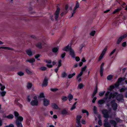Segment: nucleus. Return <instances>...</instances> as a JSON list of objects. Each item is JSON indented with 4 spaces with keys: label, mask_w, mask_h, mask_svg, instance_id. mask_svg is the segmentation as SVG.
Returning <instances> with one entry per match:
<instances>
[{
    "label": "nucleus",
    "mask_w": 127,
    "mask_h": 127,
    "mask_svg": "<svg viewBox=\"0 0 127 127\" xmlns=\"http://www.w3.org/2000/svg\"><path fill=\"white\" fill-rule=\"evenodd\" d=\"M93 110L95 114H98V112L97 110V108L95 106H94Z\"/></svg>",
    "instance_id": "obj_24"
},
{
    "label": "nucleus",
    "mask_w": 127,
    "mask_h": 127,
    "mask_svg": "<svg viewBox=\"0 0 127 127\" xmlns=\"http://www.w3.org/2000/svg\"><path fill=\"white\" fill-rule=\"evenodd\" d=\"M84 86L82 83H80L78 85V88L79 89H81L83 88Z\"/></svg>",
    "instance_id": "obj_39"
},
{
    "label": "nucleus",
    "mask_w": 127,
    "mask_h": 127,
    "mask_svg": "<svg viewBox=\"0 0 127 127\" xmlns=\"http://www.w3.org/2000/svg\"><path fill=\"white\" fill-rule=\"evenodd\" d=\"M6 49L7 50H13V49L9 47H0V49Z\"/></svg>",
    "instance_id": "obj_28"
},
{
    "label": "nucleus",
    "mask_w": 127,
    "mask_h": 127,
    "mask_svg": "<svg viewBox=\"0 0 127 127\" xmlns=\"http://www.w3.org/2000/svg\"><path fill=\"white\" fill-rule=\"evenodd\" d=\"M35 61V60L34 58H32L29 60H27L26 61V62H29L30 63H32L34 62Z\"/></svg>",
    "instance_id": "obj_22"
},
{
    "label": "nucleus",
    "mask_w": 127,
    "mask_h": 127,
    "mask_svg": "<svg viewBox=\"0 0 127 127\" xmlns=\"http://www.w3.org/2000/svg\"><path fill=\"white\" fill-rule=\"evenodd\" d=\"M75 75V73H74L72 74H69L68 75V77L69 79H70L72 78Z\"/></svg>",
    "instance_id": "obj_41"
},
{
    "label": "nucleus",
    "mask_w": 127,
    "mask_h": 127,
    "mask_svg": "<svg viewBox=\"0 0 127 127\" xmlns=\"http://www.w3.org/2000/svg\"><path fill=\"white\" fill-rule=\"evenodd\" d=\"M26 52L27 55L30 56H31L32 55V52L30 49L27 50Z\"/></svg>",
    "instance_id": "obj_14"
},
{
    "label": "nucleus",
    "mask_w": 127,
    "mask_h": 127,
    "mask_svg": "<svg viewBox=\"0 0 127 127\" xmlns=\"http://www.w3.org/2000/svg\"><path fill=\"white\" fill-rule=\"evenodd\" d=\"M110 93L109 91H107L105 94V96L108 97L109 98V95ZM108 99H109L108 98Z\"/></svg>",
    "instance_id": "obj_44"
},
{
    "label": "nucleus",
    "mask_w": 127,
    "mask_h": 127,
    "mask_svg": "<svg viewBox=\"0 0 127 127\" xmlns=\"http://www.w3.org/2000/svg\"><path fill=\"white\" fill-rule=\"evenodd\" d=\"M122 46L123 47H125L126 46V42H123L122 44Z\"/></svg>",
    "instance_id": "obj_58"
},
{
    "label": "nucleus",
    "mask_w": 127,
    "mask_h": 127,
    "mask_svg": "<svg viewBox=\"0 0 127 127\" xmlns=\"http://www.w3.org/2000/svg\"><path fill=\"white\" fill-rule=\"evenodd\" d=\"M61 99L63 100V101L62 102H63L64 101H66L68 99V98L66 96H63L62 97Z\"/></svg>",
    "instance_id": "obj_26"
},
{
    "label": "nucleus",
    "mask_w": 127,
    "mask_h": 127,
    "mask_svg": "<svg viewBox=\"0 0 127 127\" xmlns=\"http://www.w3.org/2000/svg\"><path fill=\"white\" fill-rule=\"evenodd\" d=\"M116 48H115V49H114L113 51H112L111 52V53H110V55H109V56H111V55L113 54H114L115 52V51H116Z\"/></svg>",
    "instance_id": "obj_57"
},
{
    "label": "nucleus",
    "mask_w": 127,
    "mask_h": 127,
    "mask_svg": "<svg viewBox=\"0 0 127 127\" xmlns=\"http://www.w3.org/2000/svg\"><path fill=\"white\" fill-rule=\"evenodd\" d=\"M76 123H77L78 125V126H79L80 127H81L82 125L81 124V121H77L76 122Z\"/></svg>",
    "instance_id": "obj_60"
},
{
    "label": "nucleus",
    "mask_w": 127,
    "mask_h": 127,
    "mask_svg": "<svg viewBox=\"0 0 127 127\" xmlns=\"http://www.w3.org/2000/svg\"><path fill=\"white\" fill-rule=\"evenodd\" d=\"M85 46V45L84 44H82L80 45L79 48V51L81 52L82 51V48Z\"/></svg>",
    "instance_id": "obj_38"
},
{
    "label": "nucleus",
    "mask_w": 127,
    "mask_h": 127,
    "mask_svg": "<svg viewBox=\"0 0 127 127\" xmlns=\"http://www.w3.org/2000/svg\"><path fill=\"white\" fill-rule=\"evenodd\" d=\"M23 118L22 117H20L18 119H16V124L17 127H23L21 122L23 121Z\"/></svg>",
    "instance_id": "obj_3"
},
{
    "label": "nucleus",
    "mask_w": 127,
    "mask_h": 127,
    "mask_svg": "<svg viewBox=\"0 0 127 127\" xmlns=\"http://www.w3.org/2000/svg\"><path fill=\"white\" fill-rule=\"evenodd\" d=\"M43 105L45 106H47L49 105L50 101L47 99L44 98L43 99Z\"/></svg>",
    "instance_id": "obj_10"
},
{
    "label": "nucleus",
    "mask_w": 127,
    "mask_h": 127,
    "mask_svg": "<svg viewBox=\"0 0 127 127\" xmlns=\"http://www.w3.org/2000/svg\"><path fill=\"white\" fill-rule=\"evenodd\" d=\"M113 76L111 75H108L107 77V79L108 80H111L113 78Z\"/></svg>",
    "instance_id": "obj_32"
},
{
    "label": "nucleus",
    "mask_w": 127,
    "mask_h": 127,
    "mask_svg": "<svg viewBox=\"0 0 127 127\" xmlns=\"http://www.w3.org/2000/svg\"><path fill=\"white\" fill-rule=\"evenodd\" d=\"M50 90L51 91L53 92H56L58 90V89L56 88H51Z\"/></svg>",
    "instance_id": "obj_52"
},
{
    "label": "nucleus",
    "mask_w": 127,
    "mask_h": 127,
    "mask_svg": "<svg viewBox=\"0 0 127 127\" xmlns=\"http://www.w3.org/2000/svg\"><path fill=\"white\" fill-rule=\"evenodd\" d=\"M127 36V35L125 34L120 37L117 40V44H120L122 40L125 38Z\"/></svg>",
    "instance_id": "obj_6"
},
{
    "label": "nucleus",
    "mask_w": 127,
    "mask_h": 127,
    "mask_svg": "<svg viewBox=\"0 0 127 127\" xmlns=\"http://www.w3.org/2000/svg\"><path fill=\"white\" fill-rule=\"evenodd\" d=\"M35 46L36 47L39 48L41 49L42 48V44L41 42H38L36 44Z\"/></svg>",
    "instance_id": "obj_17"
},
{
    "label": "nucleus",
    "mask_w": 127,
    "mask_h": 127,
    "mask_svg": "<svg viewBox=\"0 0 127 127\" xmlns=\"http://www.w3.org/2000/svg\"><path fill=\"white\" fill-rule=\"evenodd\" d=\"M79 2L77 1H76V4L75 6L74 7L75 9H77L79 7Z\"/></svg>",
    "instance_id": "obj_43"
},
{
    "label": "nucleus",
    "mask_w": 127,
    "mask_h": 127,
    "mask_svg": "<svg viewBox=\"0 0 127 127\" xmlns=\"http://www.w3.org/2000/svg\"><path fill=\"white\" fill-rule=\"evenodd\" d=\"M67 74L65 72H62L61 74V77L63 78H64L66 77Z\"/></svg>",
    "instance_id": "obj_30"
},
{
    "label": "nucleus",
    "mask_w": 127,
    "mask_h": 127,
    "mask_svg": "<svg viewBox=\"0 0 127 127\" xmlns=\"http://www.w3.org/2000/svg\"><path fill=\"white\" fill-rule=\"evenodd\" d=\"M124 79L122 77H120L117 80V83H121L122 81H123L124 80Z\"/></svg>",
    "instance_id": "obj_31"
},
{
    "label": "nucleus",
    "mask_w": 127,
    "mask_h": 127,
    "mask_svg": "<svg viewBox=\"0 0 127 127\" xmlns=\"http://www.w3.org/2000/svg\"><path fill=\"white\" fill-rule=\"evenodd\" d=\"M44 61L48 64H51L52 63V61L51 60H45Z\"/></svg>",
    "instance_id": "obj_56"
},
{
    "label": "nucleus",
    "mask_w": 127,
    "mask_h": 127,
    "mask_svg": "<svg viewBox=\"0 0 127 127\" xmlns=\"http://www.w3.org/2000/svg\"><path fill=\"white\" fill-rule=\"evenodd\" d=\"M38 101L37 100H34L31 102V104L32 106H37L38 104Z\"/></svg>",
    "instance_id": "obj_9"
},
{
    "label": "nucleus",
    "mask_w": 127,
    "mask_h": 127,
    "mask_svg": "<svg viewBox=\"0 0 127 127\" xmlns=\"http://www.w3.org/2000/svg\"><path fill=\"white\" fill-rule=\"evenodd\" d=\"M61 113L63 115H69V114L65 109H63L61 112Z\"/></svg>",
    "instance_id": "obj_15"
},
{
    "label": "nucleus",
    "mask_w": 127,
    "mask_h": 127,
    "mask_svg": "<svg viewBox=\"0 0 127 127\" xmlns=\"http://www.w3.org/2000/svg\"><path fill=\"white\" fill-rule=\"evenodd\" d=\"M68 98L69 101H71L73 98V95L71 94H69L68 95Z\"/></svg>",
    "instance_id": "obj_18"
},
{
    "label": "nucleus",
    "mask_w": 127,
    "mask_h": 127,
    "mask_svg": "<svg viewBox=\"0 0 127 127\" xmlns=\"http://www.w3.org/2000/svg\"><path fill=\"white\" fill-rule=\"evenodd\" d=\"M70 55L72 58H75V55L74 52L71 48H70Z\"/></svg>",
    "instance_id": "obj_11"
},
{
    "label": "nucleus",
    "mask_w": 127,
    "mask_h": 127,
    "mask_svg": "<svg viewBox=\"0 0 127 127\" xmlns=\"http://www.w3.org/2000/svg\"><path fill=\"white\" fill-rule=\"evenodd\" d=\"M127 90V88H122L120 89V92H125V91Z\"/></svg>",
    "instance_id": "obj_54"
},
{
    "label": "nucleus",
    "mask_w": 127,
    "mask_h": 127,
    "mask_svg": "<svg viewBox=\"0 0 127 127\" xmlns=\"http://www.w3.org/2000/svg\"><path fill=\"white\" fill-rule=\"evenodd\" d=\"M97 98L96 97H94L92 100V102L93 103H95V101L96 99Z\"/></svg>",
    "instance_id": "obj_63"
},
{
    "label": "nucleus",
    "mask_w": 127,
    "mask_h": 127,
    "mask_svg": "<svg viewBox=\"0 0 127 127\" xmlns=\"http://www.w3.org/2000/svg\"><path fill=\"white\" fill-rule=\"evenodd\" d=\"M110 123L112 125H113L114 127H117V124L116 122L113 120H111L109 121Z\"/></svg>",
    "instance_id": "obj_13"
},
{
    "label": "nucleus",
    "mask_w": 127,
    "mask_h": 127,
    "mask_svg": "<svg viewBox=\"0 0 127 127\" xmlns=\"http://www.w3.org/2000/svg\"><path fill=\"white\" fill-rule=\"evenodd\" d=\"M48 79L46 77H45L43 80L42 84V87H46L47 86L48 84Z\"/></svg>",
    "instance_id": "obj_8"
},
{
    "label": "nucleus",
    "mask_w": 127,
    "mask_h": 127,
    "mask_svg": "<svg viewBox=\"0 0 127 127\" xmlns=\"http://www.w3.org/2000/svg\"><path fill=\"white\" fill-rule=\"evenodd\" d=\"M17 74L20 76H21L23 75L24 74L23 72L22 71H20L17 73Z\"/></svg>",
    "instance_id": "obj_48"
},
{
    "label": "nucleus",
    "mask_w": 127,
    "mask_h": 127,
    "mask_svg": "<svg viewBox=\"0 0 127 127\" xmlns=\"http://www.w3.org/2000/svg\"><path fill=\"white\" fill-rule=\"evenodd\" d=\"M104 64V63H102L100 66V73L101 76H102L103 75V72L104 70L103 66Z\"/></svg>",
    "instance_id": "obj_7"
},
{
    "label": "nucleus",
    "mask_w": 127,
    "mask_h": 127,
    "mask_svg": "<svg viewBox=\"0 0 127 127\" xmlns=\"http://www.w3.org/2000/svg\"><path fill=\"white\" fill-rule=\"evenodd\" d=\"M81 118L82 116L81 115H77L76 117V121H80Z\"/></svg>",
    "instance_id": "obj_29"
},
{
    "label": "nucleus",
    "mask_w": 127,
    "mask_h": 127,
    "mask_svg": "<svg viewBox=\"0 0 127 127\" xmlns=\"http://www.w3.org/2000/svg\"><path fill=\"white\" fill-rule=\"evenodd\" d=\"M39 97L41 98H44L45 97L44 94L43 92H42L40 94Z\"/></svg>",
    "instance_id": "obj_45"
},
{
    "label": "nucleus",
    "mask_w": 127,
    "mask_h": 127,
    "mask_svg": "<svg viewBox=\"0 0 127 127\" xmlns=\"http://www.w3.org/2000/svg\"><path fill=\"white\" fill-rule=\"evenodd\" d=\"M82 112L83 113H86L87 115L88 116L89 115V113L86 110L84 109H82Z\"/></svg>",
    "instance_id": "obj_35"
},
{
    "label": "nucleus",
    "mask_w": 127,
    "mask_h": 127,
    "mask_svg": "<svg viewBox=\"0 0 127 127\" xmlns=\"http://www.w3.org/2000/svg\"><path fill=\"white\" fill-rule=\"evenodd\" d=\"M107 46H106V47H105L104 48V49H103V50L102 51L101 54L104 55L106 52V50L107 49Z\"/></svg>",
    "instance_id": "obj_33"
},
{
    "label": "nucleus",
    "mask_w": 127,
    "mask_h": 127,
    "mask_svg": "<svg viewBox=\"0 0 127 127\" xmlns=\"http://www.w3.org/2000/svg\"><path fill=\"white\" fill-rule=\"evenodd\" d=\"M52 50L53 52L56 53L58 52V49L57 47H55L52 48Z\"/></svg>",
    "instance_id": "obj_19"
},
{
    "label": "nucleus",
    "mask_w": 127,
    "mask_h": 127,
    "mask_svg": "<svg viewBox=\"0 0 127 127\" xmlns=\"http://www.w3.org/2000/svg\"><path fill=\"white\" fill-rule=\"evenodd\" d=\"M97 86H96L95 89H94V90L93 91V94L94 95H96L97 92Z\"/></svg>",
    "instance_id": "obj_34"
},
{
    "label": "nucleus",
    "mask_w": 127,
    "mask_h": 127,
    "mask_svg": "<svg viewBox=\"0 0 127 127\" xmlns=\"http://www.w3.org/2000/svg\"><path fill=\"white\" fill-rule=\"evenodd\" d=\"M104 127H111V126L109 122L104 123Z\"/></svg>",
    "instance_id": "obj_23"
},
{
    "label": "nucleus",
    "mask_w": 127,
    "mask_h": 127,
    "mask_svg": "<svg viewBox=\"0 0 127 127\" xmlns=\"http://www.w3.org/2000/svg\"><path fill=\"white\" fill-rule=\"evenodd\" d=\"M6 93V92L5 91H0V96H4Z\"/></svg>",
    "instance_id": "obj_25"
},
{
    "label": "nucleus",
    "mask_w": 127,
    "mask_h": 127,
    "mask_svg": "<svg viewBox=\"0 0 127 127\" xmlns=\"http://www.w3.org/2000/svg\"><path fill=\"white\" fill-rule=\"evenodd\" d=\"M104 55L102 54H101L100 55L99 58L98 60V62L100 61L101 60V59H102V58L103 57Z\"/></svg>",
    "instance_id": "obj_49"
},
{
    "label": "nucleus",
    "mask_w": 127,
    "mask_h": 127,
    "mask_svg": "<svg viewBox=\"0 0 127 127\" xmlns=\"http://www.w3.org/2000/svg\"><path fill=\"white\" fill-rule=\"evenodd\" d=\"M1 86V87L0 88V90L2 91H3L4 90V89L5 88V86H3L2 84V86L0 85Z\"/></svg>",
    "instance_id": "obj_51"
},
{
    "label": "nucleus",
    "mask_w": 127,
    "mask_h": 127,
    "mask_svg": "<svg viewBox=\"0 0 127 127\" xmlns=\"http://www.w3.org/2000/svg\"><path fill=\"white\" fill-rule=\"evenodd\" d=\"M115 97L116 99L118 101H120L122 100H124L123 96L121 94H118V93L114 92L113 93L110 92V94L109 99L114 98Z\"/></svg>",
    "instance_id": "obj_1"
},
{
    "label": "nucleus",
    "mask_w": 127,
    "mask_h": 127,
    "mask_svg": "<svg viewBox=\"0 0 127 127\" xmlns=\"http://www.w3.org/2000/svg\"><path fill=\"white\" fill-rule=\"evenodd\" d=\"M87 68V66L86 65H85L84 67H82L81 70V71L83 72L85 71L86 69Z\"/></svg>",
    "instance_id": "obj_53"
},
{
    "label": "nucleus",
    "mask_w": 127,
    "mask_h": 127,
    "mask_svg": "<svg viewBox=\"0 0 127 127\" xmlns=\"http://www.w3.org/2000/svg\"><path fill=\"white\" fill-rule=\"evenodd\" d=\"M83 74V72L82 71H81L79 74L77 76L76 79H78L79 77H81L82 75Z\"/></svg>",
    "instance_id": "obj_46"
},
{
    "label": "nucleus",
    "mask_w": 127,
    "mask_h": 127,
    "mask_svg": "<svg viewBox=\"0 0 127 127\" xmlns=\"http://www.w3.org/2000/svg\"><path fill=\"white\" fill-rule=\"evenodd\" d=\"M115 100L114 99L112 100L111 102V104L112 108L113 110H116L117 108L118 105L115 102Z\"/></svg>",
    "instance_id": "obj_4"
},
{
    "label": "nucleus",
    "mask_w": 127,
    "mask_h": 127,
    "mask_svg": "<svg viewBox=\"0 0 127 127\" xmlns=\"http://www.w3.org/2000/svg\"><path fill=\"white\" fill-rule=\"evenodd\" d=\"M66 53L65 52H64L63 53H62L61 55V57L63 58H64L65 56Z\"/></svg>",
    "instance_id": "obj_62"
},
{
    "label": "nucleus",
    "mask_w": 127,
    "mask_h": 127,
    "mask_svg": "<svg viewBox=\"0 0 127 127\" xmlns=\"http://www.w3.org/2000/svg\"><path fill=\"white\" fill-rule=\"evenodd\" d=\"M60 10V8L59 7H58L55 12V17L56 20H57L59 17Z\"/></svg>",
    "instance_id": "obj_5"
},
{
    "label": "nucleus",
    "mask_w": 127,
    "mask_h": 127,
    "mask_svg": "<svg viewBox=\"0 0 127 127\" xmlns=\"http://www.w3.org/2000/svg\"><path fill=\"white\" fill-rule=\"evenodd\" d=\"M32 86V84L31 83H28L27 86V88L29 89H30Z\"/></svg>",
    "instance_id": "obj_20"
},
{
    "label": "nucleus",
    "mask_w": 127,
    "mask_h": 127,
    "mask_svg": "<svg viewBox=\"0 0 127 127\" xmlns=\"http://www.w3.org/2000/svg\"><path fill=\"white\" fill-rule=\"evenodd\" d=\"M4 127H14V126L13 124H10L9 125L5 126Z\"/></svg>",
    "instance_id": "obj_59"
},
{
    "label": "nucleus",
    "mask_w": 127,
    "mask_h": 127,
    "mask_svg": "<svg viewBox=\"0 0 127 127\" xmlns=\"http://www.w3.org/2000/svg\"><path fill=\"white\" fill-rule=\"evenodd\" d=\"M51 106L54 109H58L59 108L58 106L55 103H53L51 104Z\"/></svg>",
    "instance_id": "obj_16"
},
{
    "label": "nucleus",
    "mask_w": 127,
    "mask_h": 127,
    "mask_svg": "<svg viewBox=\"0 0 127 127\" xmlns=\"http://www.w3.org/2000/svg\"><path fill=\"white\" fill-rule=\"evenodd\" d=\"M101 112L104 118H108L109 117H110L109 116L110 111H108L106 109H104L102 110Z\"/></svg>",
    "instance_id": "obj_2"
},
{
    "label": "nucleus",
    "mask_w": 127,
    "mask_h": 127,
    "mask_svg": "<svg viewBox=\"0 0 127 127\" xmlns=\"http://www.w3.org/2000/svg\"><path fill=\"white\" fill-rule=\"evenodd\" d=\"M70 48H72L71 47V46L70 47L69 45H68L67 46L65 47L63 49V50L66 51H70Z\"/></svg>",
    "instance_id": "obj_12"
},
{
    "label": "nucleus",
    "mask_w": 127,
    "mask_h": 127,
    "mask_svg": "<svg viewBox=\"0 0 127 127\" xmlns=\"http://www.w3.org/2000/svg\"><path fill=\"white\" fill-rule=\"evenodd\" d=\"M121 10L120 8H118L117 9L114 10L113 13V14H115L117 12H119Z\"/></svg>",
    "instance_id": "obj_36"
},
{
    "label": "nucleus",
    "mask_w": 127,
    "mask_h": 127,
    "mask_svg": "<svg viewBox=\"0 0 127 127\" xmlns=\"http://www.w3.org/2000/svg\"><path fill=\"white\" fill-rule=\"evenodd\" d=\"M98 124L100 126H101L102 125V123L100 119H99L98 121Z\"/></svg>",
    "instance_id": "obj_64"
},
{
    "label": "nucleus",
    "mask_w": 127,
    "mask_h": 127,
    "mask_svg": "<svg viewBox=\"0 0 127 127\" xmlns=\"http://www.w3.org/2000/svg\"><path fill=\"white\" fill-rule=\"evenodd\" d=\"M115 88V87L114 85H112L110 86L109 88L108 89V90L111 91L114 89Z\"/></svg>",
    "instance_id": "obj_42"
},
{
    "label": "nucleus",
    "mask_w": 127,
    "mask_h": 127,
    "mask_svg": "<svg viewBox=\"0 0 127 127\" xmlns=\"http://www.w3.org/2000/svg\"><path fill=\"white\" fill-rule=\"evenodd\" d=\"M75 58L76 61L77 62H79L80 60V59L79 57H75Z\"/></svg>",
    "instance_id": "obj_61"
},
{
    "label": "nucleus",
    "mask_w": 127,
    "mask_h": 127,
    "mask_svg": "<svg viewBox=\"0 0 127 127\" xmlns=\"http://www.w3.org/2000/svg\"><path fill=\"white\" fill-rule=\"evenodd\" d=\"M14 114L15 116L17 118V119H18L20 116H19V113L16 111H14Z\"/></svg>",
    "instance_id": "obj_27"
},
{
    "label": "nucleus",
    "mask_w": 127,
    "mask_h": 127,
    "mask_svg": "<svg viewBox=\"0 0 127 127\" xmlns=\"http://www.w3.org/2000/svg\"><path fill=\"white\" fill-rule=\"evenodd\" d=\"M105 102V100L104 99H102L99 100L98 102V103L100 104H103Z\"/></svg>",
    "instance_id": "obj_21"
},
{
    "label": "nucleus",
    "mask_w": 127,
    "mask_h": 127,
    "mask_svg": "<svg viewBox=\"0 0 127 127\" xmlns=\"http://www.w3.org/2000/svg\"><path fill=\"white\" fill-rule=\"evenodd\" d=\"M40 69L42 71H45L46 70L47 68L45 66H42L41 67Z\"/></svg>",
    "instance_id": "obj_55"
},
{
    "label": "nucleus",
    "mask_w": 127,
    "mask_h": 127,
    "mask_svg": "<svg viewBox=\"0 0 127 127\" xmlns=\"http://www.w3.org/2000/svg\"><path fill=\"white\" fill-rule=\"evenodd\" d=\"M105 92V91L103 92H100L99 93V95L100 96H102L104 94Z\"/></svg>",
    "instance_id": "obj_50"
},
{
    "label": "nucleus",
    "mask_w": 127,
    "mask_h": 127,
    "mask_svg": "<svg viewBox=\"0 0 127 127\" xmlns=\"http://www.w3.org/2000/svg\"><path fill=\"white\" fill-rule=\"evenodd\" d=\"M26 71L28 74H32V72L27 68L26 69Z\"/></svg>",
    "instance_id": "obj_37"
},
{
    "label": "nucleus",
    "mask_w": 127,
    "mask_h": 127,
    "mask_svg": "<svg viewBox=\"0 0 127 127\" xmlns=\"http://www.w3.org/2000/svg\"><path fill=\"white\" fill-rule=\"evenodd\" d=\"M96 32L95 31H93L91 32L90 33V34L92 36H94Z\"/></svg>",
    "instance_id": "obj_47"
},
{
    "label": "nucleus",
    "mask_w": 127,
    "mask_h": 127,
    "mask_svg": "<svg viewBox=\"0 0 127 127\" xmlns=\"http://www.w3.org/2000/svg\"><path fill=\"white\" fill-rule=\"evenodd\" d=\"M7 118L8 119H12L13 118V115L12 114H10L8 115L7 116Z\"/></svg>",
    "instance_id": "obj_40"
}]
</instances>
